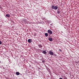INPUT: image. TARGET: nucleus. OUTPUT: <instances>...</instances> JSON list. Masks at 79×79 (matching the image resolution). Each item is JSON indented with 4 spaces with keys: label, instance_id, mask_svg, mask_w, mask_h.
Listing matches in <instances>:
<instances>
[{
    "label": "nucleus",
    "instance_id": "nucleus-7",
    "mask_svg": "<svg viewBox=\"0 0 79 79\" xmlns=\"http://www.w3.org/2000/svg\"><path fill=\"white\" fill-rule=\"evenodd\" d=\"M20 74V73H19V72H17L16 73V74L17 75V76L19 75Z\"/></svg>",
    "mask_w": 79,
    "mask_h": 79
},
{
    "label": "nucleus",
    "instance_id": "nucleus-3",
    "mask_svg": "<svg viewBox=\"0 0 79 79\" xmlns=\"http://www.w3.org/2000/svg\"><path fill=\"white\" fill-rule=\"evenodd\" d=\"M48 53L50 55L53 56V55L54 53L52 51H49V52H48Z\"/></svg>",
    "mask_w": 79,
    "mask_h": 79
},
{
    "label": "nucleus",
    "instance_id": "nucleus-4",
    "mask_svg": "<svg viewBox=\"0 0 79 79\" xmlns=\"http://www.w3.org/2000/svg\"><path fill=\"white\" fill-rule=\"evenodd\" d=\"M48 40H49L50 41H53V39L52 38L50 37L49 38H48Z\"/></svg>",
    "mask_w": 79,
    "mask_h": 79
},
{
    "label": "nucleus",
    "instance_id": "nucleus-8",
    "mask_svg": "<svg viewBox=\"0 0 79 79\" xmlns=\"http://www.w3.org/2000/svg\"><path fill=\"white\" fill-rule=\"evenodd\" d=\"M44 35H45V36H46V37H48V33H46L44 34Z\"/></svg>",
    "mask_w": 79,
    "mask_h": 79
},
{
    "label": "nucleus",
    "instance_id": "nucleus-16",
    "mask_svg": "<svg viewBox=\"0 0 79 79\" xmlns=\"http://www.w3.org/2000/svg\"><path fill=\"white\" fill-rule=\"evenodd\" d=\"M2 44V42L0 41V44Z\"/></svg>",
    "mask_w": 79,
    "mask_h": 79
},
{
    "label": "nucleus",
    "instance_id": "nucleus-2",
    "mask_svg": "<svg viewBox=\"0 0 79 79\" xmlns=\"http://www.w3.org/2000/svg\"><path fill=\"white\" fill-rule=\"evenodd\" d=\"M48 34H50V35H51L52 34V32L49 29L48 31Z\"/></svg>",
    "mask_w": 79,
    "mask_h": 79
},
{
    "label": "nucleus",
    "instance_id": "nucleus-10",
    "mask_svg": "<svg viewBox=\"0 0 79 79\" xmlns=\"http://www.w3.org/2000/svg\"><path fill=\"white\" fill-rule=\"evenodd\" d=\"M38 46L39 48H42L43 47V46H42L41 44H39Z\"/></svg>",
    "mask_w": 79,
    "mask_h": 79
},
{
    "label": "nucleus",
    "instance_id": "nucleus-11",
    "mask_svg": "<svg viewBox=\"0 0 79 79\" xmlns=\"http://www.w3.org/2000/svg\"><path fill=\"white\" fill-rule=\"evenodd\" d=\"M37 35V34H36L35 33H34V34H33V36L34 37H35L36 35Z\"/></svg>",
    "mask_w": 79,
    "mask_h": 79
},
{
    "label": "nucleus",
    "instance_id": "nucleus-1",
    "mask_svg": "<svg viewBox=\"0 0 79 79\" xmlns=\"http://www.w3.org/2000/svg\"><path fill=\"white\" fill-rule=\"evenodd\" d=\"M52 8L53 10H56L58 9V7L57 6H54L53 5V6H52Z\"/></svg>",
    "mask_w": 79,
    "mask_h": 79
},
{
    "label": "nucleus",
    "instance_id": "nucleus-12",
    "mask_svg": "<svg viewBox=\"0 0 79 79\" xmlns=\"http://www.w3.org/2000/svg\"><path fill=\"white\" fill-rule=\"evenodd\" d=\"M63 79H67V77L65 76L64 77H63Z\"/></svg>",
    "mask_w": 79,
    "mask_h": 79
},
{
    "label": "nucleus",
    "instance_id": "nucleus-17",
    "mask_svg": "<svg viewBox=\"0 0 79 79\" xmlns=\"http://www.w3.org/2000/svg\"><path fill=\"white\" fill-rule=\"evenodd\" d=\"M59 79H63L62 78H60Z\"/></svg>",
    "mask_w": 79,
    "mask_h": 79
},
{
    "label": "nucleus",
    "instance_id": "nucleus-13",
    "mask_svg": "<svg viewBox=\"0 0 79 79\" xmlns=\"http://www.w3.org/2000/svg\"><path fill=\"white\" fill-rule=\"evenodd\" d=\"M57 14H60V12L59 11H58L57 12Z\"/></svg>",
    "mask_w": 79,
    "mask_h": 79
},
{
    "label": "nucleus",
    "instance_id": "nucleus-5",
    "mask_svg": "<svg viewBox=\"0 0 79 79\" xmlns=\"http://www.w3.org/2000/svg\"><path fill=\"white\" fill-rule=\"evenodd\" d=\"M32 41L31 39H29L28 40V42L29 43H31L32 42Z\"/></svg>",
    "mask_w": 79,
    "mask_h": 79
},
{
    "label": "nucleus",
    "instance_id": "nucleus-9",
    "mask_svg": "<svg viewBox=\"0 0 79 79\" xmlns=\"http://www.w3.org/2000/svg\"><path fill=\"white\" fill-rule=\"evenodd\" d=\"M6 16L8 18H9L10 17V15L9 14H6Z\"/></svg>",
    "mask_w": 79,
    "mask_h": 79
},
{
    "label": "nucleus",
    "instance_id": "nucleus-19",
    "mask_svg": "<svg viewBox=\"0 0 79 79\" xmlns=\"http://www.w3.org/2000/svg\"><path fill=\"white\" fill-rule=\"evenodd\" d=\"M1 8V6H0V8Z\"/></svg>",
    "mask_w": 79,
    "mask_h": 79
},
{
    "label": "nucleus",
    "instance_id": "nucleus-15",
    "mask_svg": "<svg viewBox=\"0 0 79 79\" xmlns=\"http://www.w3.org/2000/svg\"><path fill=\"white\" fill-rule=\"evenodd\" d=\"M45 60H43L42 61V62L43 63H44Z\"/></svg>",
    "mask_w": 79,
    "mask_h": 79
},
{
    "label": "nucleus",
    "instance_id": "nucleus-18",
    "mask_svg": "<svg viewBox=\"0 0 79 79\" xmlns=\"http://www.w3.org/2000/svg\"><path fill=\"white\" fill-rule=\"evenodd\" d=\"M1 61H0V63H1Z\"/></svg>",
    "mask_w": 79,
    "mask_h": 79
},
{
    "label": "nucleus",
    "instance_id": "nucleus-20",
    "mask_svg": "<svg viewBox=\"0 0 79 79\" xmlns=\"http://www.w3.org/2000/svg\"><path fill=\"white\" fill-rule=\"evenodd\" d=\"M6 79H8V78H6Z\"/></svg>",
    "mask_w": 79,
    "mask_h": 79
},
{
    "label": "nucleus",
    "instance_id": "nucleus-6",
    "mask_svg": "<svg viewBox=\"0 0 79 79\" xmlns=\"http://www.w3.org/2000/svg\"><path fill=\"white\" fill-rule=\"evenodd\" d=\"M42 53L44 54H47V52L45 51H43Z\"/></svg>",
    "mask_w": 79,
    "mask_h": 79
},
{
    "label": "nucleus",
    "instance_id": "nucleus-14",
    "mask_svg": "<svg viewBox=\"0 0 79 79\" xmlns=\"http://www.w3.org/2000/svg\"><path fill=\"white\" fill-rule=\"evenodd\" d=\"M59 51L60 52H62V50L61 49H59Z\"/></svg>",
    "mask_w": 79,
    "mask_h": 79
}]
</instances>
